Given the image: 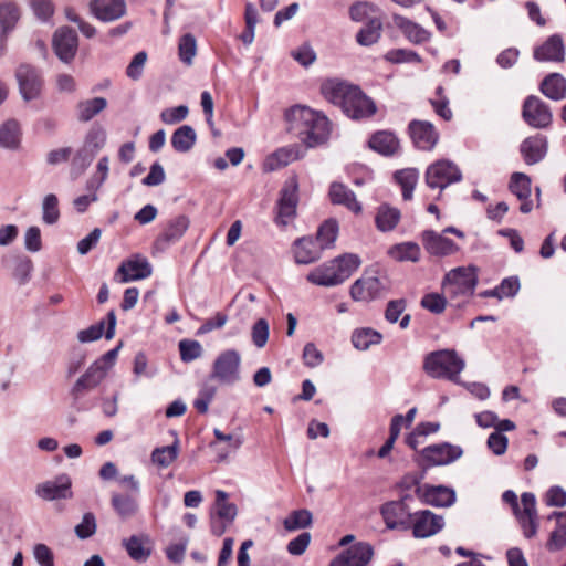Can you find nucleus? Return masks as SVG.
Returning <instances> with one entry per match:
<instances>
[{
    "mask_svg": "<svg viewBox=\"0 0 566 566\" xmlns=\"http://www.w3.org/2000/svg\"><path fill=\"white\" fill-rule=\"evenodd\" d=\"M396 182L401 187L402 198L410 200L419 180V171L416 168H405L394 175Z\"/></svg>",
    "mask_w": 566,
    "mask_h": 566,
    "instance_id": "obj_34",
    "label": "nucleus"
},
{
    "mask_svg": "<svg viewBox=\"0 0 566 566\" xmlns=\"http://www.w3.org/2000/svg\"><path fill=\"white\" fill-rule=\"evenodd\" d=\"M313 516L308 510L293 511L283 522L286 531H296L300 528L308 527L312 524Z\"/></svg>",
    "mask_w": 566,
    "mask_h": 566,
    "instance_id": "obj_45",
    "label": "nucleus"
},
{
    "mask_svg": "<svg viewBox=\"0 0 566 566\" xmlns=\"http://www.w3.org/2000/svg\"><path fill=\"white\" fill-rule=\"evenodd\" d=\"M462 453L461 447L444 442L422 449L421 459L426 467L447 465L461 458Z\"/></svg>",
    "mask_w": 566,
    "mask_h": 566,
    "instance_id": "obj_12",
    "label": "nucleus"
},
{
    "mask_svg": "<svg viewBox=\"0 0 566 566\" xmlns=\"http://www.w3.org/2000/svg\"><path fill=\"white\" fill-rule=\"evenodd\" d=\"M35 493L45 501L70 499L72 496L71 480L67 475H60L53 481L40 483Z\"/></svg>",
    "mask_w": 566,
    "mask_h": 566,
    "instance_id": "obj_20",
    "label": "nucleus"
},
{
    "mask_svg": "<svg viewBox=\"0 0 566 566\" xmlns=\"http://www.w3.org/2000/svg\"><path fill=\"white\" fill-rule=\"evenodd\" d=\"M20 8L12 1H0V29L11 32L20 20Z\"/></svg>",
    "mask_w": 566,
    "mask_h": 566,
    "instance_id": "obj_38",
    "label": "nucleus"
},
{
    "mask_svg": "<svg viewBox=\"0 0 566 566\" xmlns=\"http://www.w3.org/2000/svg\"><path fill=\"white\" fill-rule=\"evenodd\" d=\"M107 367L102 363H93L87 370L76 380L71 394L77 399L84 391L96 388L107 375Z\"/></svg>",
    "mask_w": 566,
    "mask_h": 566,
    "instance_id": "obj_21",
    "label": "nucleus"
},
{
    "mask_svg": "<svg viewBox=\"0 0 566 566\" xmlns=\"http://www.w3.org/2000/svg\"><path fill=\"white\" fill-rule=\"evenodd\" d=\"M522 118L524 122L537 129H544L551 126L553 114L546 103L535 95L525 98L522 107Z\"/></svg>",
    "mask_w": 566,
    "mask_h": 566,
    "instance_id": "obj_10",
    "label": "nucleus"
},
{
    "mask_svg": "<svg viewBox=\"0 0 566 566\" xmlns=\"http://www.w3.org/2000/svg\"><path fill=\"white\" fill-rule=\"evenodd\" d=\"M322 247L312 238H301L294 243V258L298 264H310L322 255Z\"/></svg>",
    "mask_w": 566,
    "mask_h": 566,
    "instance_id": "obj_28",
    "label": "nucleus"
},
{
    "mask_svg": "<svg viewBox=\"0 0 566 566\" xmlns=\"http://www.w3.org/2000/svg\"><path fill=\"white\" fill-rule=\"evenodd\" d=\"M20 125L14 119H9L0 127V146L8 149H17L20 145Z\"/></svg>",
    "mask_w": 566,
    "mask_h": 566,
    "instance_id": "obj_36",
    "label": "nucleus"
},
{
    "mask_svg": "<svg viewBox=\"0 0 566 566\" xmlns=\"http://www.w3.org/2000/svg\"><path fill=\"white\" fill-rule=\"evenodd\" d=\"M151 272L153 269L147 258L140 254L125 260L117 270V274L120 275V281L124 283L146 279L151 275Z\"/></svg>",
    "mask_w": 566,
    "mask_h": 566,
    "instance_id": "obj_18",
    "label": "nucleus"
},
{
    "mask_svg": "<svg viewBox=\"0 0 566 566\" xmlns=\"http://www.w3.org/2000/svg\"><path fill=\"white\" fill-rule=\"evenodd\" d=\"M112 503L116 512L123 516L128 517L136 511V502L129 496L113 495Z\"/></svg>",
    "mask_w": 566,
    "mask_h": 566,
    "instance_id": "obj_57",
    "label": "nucleus"
},
{
    "mask_svg": "<svg viewBox=\"0 0 566 566\" xmlns=\"http://www.w3.org/2000/svg\"><path fill=\"white\" fill-rule=\"evenodd\" d=\"M19 90L24 101H32L39 97L42 88V80L36 69L22 64L15 72Z\"/></svg>",
    "mask_w": 566,
    "mask_h": 566,
    "instance_id": "obj_16",
    "label": "nucleus"
},
{
    "mask_svg": "<svg viewBox=\"0 0 566 566\" xmlns=\"http://www.w3.org/2000/svg\"><path fill=\"white\" fill-rule=\"evenodd\" d=\"M374 555L373 546L359 542L337 555L329 566H366Z\"/></svg>",
    "mask_w": 566,
    "mask_h": 566,
    "instance_id": "obj_15",
    "label": "nucleus"
},
{
    "mask_svg": "<svg viewBox=\"0 0 566 566\" xmlns=\"http://www.w3.org/2000/svg\"><path fill=\"white\" fill-rule=\"evenodd\" d=\"M381 339V334L369 327L355 329L352 335V343L358 350H366L371 345L379 344Z\"/></svg>",
    "mask_w": 566,
    "mask_h": 566,
    "instance_id": "obj_43",
    "label": "nucleus"
},
{
    "mask_svg": "<svg viewBox=\"0 0 566 566\" xmlns=\"http://www.w3.org/2000/svg\"><path fill=\"white\" fill-rule=\"evenodd\" d=\"M555 517L557 522L556 530L552 532L547 542L549 551H558L566 545V511L554 512L549 518Z\"/></svg>",
    "mask_w": 566,
    "mask_h": 566,
    "instance_id": "obj_37",
    "label": "nucleus"
},
{
    "mask_svg": "<svg viewBox=\"0 0 566 566\" xmlns=\"http://www.w3.org/2000/svg\"><path fill=\"white\" fill-rule=\"evenodd\" d=\"M368 144L371 149L384 156H391L399 148V140L397 137L392 133L386 130L375 133Z\"/></svg>",
    "mask_w": 566,
    "mask_h": 566,
    "instance_id": "obj_33",
    "label": "nucleus"
},
{
    "mask_svg": "<svg viewBox=\"0 0 566 566\" xmlns=\"http://www.w3.org/2000/svg\"><path fill=\"white\" fill-rule=\"evenodd\" d=\"M147 62V53L145 51L138 52L127 66L126 74L132 80H138L142 74L144 66Z\"/></svg>",
    "mask_w": 566,
    "mask_h": 566,
    "instance_id": "obj_60",
    "label": "nucleus"
},
{
    "mask_svg": "<svg viewBox=\"0 0 566 566\" xmlns=\"http://www.w3.org/2000/svg\"><path fill=\"white\" fill-rule=\"evenodd\" d=\"M95 155L86 149L85 147H81L72 158L71 161V174L74 177H78L82 175L86 168L93 161Z\"/></svg>",
    "mask_w": 566,
    "mask_h": 566,
    "instance_id": "obj_48",
    "label": "nucleus"
},
{
    "mask_svg": "<svg viewBox=\"0 0 566 566\" xmlns=\"http://www.w3.org/2000/svg\"><path fill=\"white\" fill-rule=\"evenodd\" d=\"M177 457V440L170 446L156 448L151 453V461L160 468H167Z\"/></svg>",
    "mask_w": 566,
    "mask_h": 566,
    "instance_id": "obj_51",
    "label": "nucleus"
},
{
    "mask_svg": "<svg viewBox=\"0 0 566 566\" xmlns=\"http://www.w3.org/2000/svg\"><path fill=\"white\" fill-rule=\"evenodd\" d=\"M60 218L59 201L55 195H46L42 202V219L46 224L55 223Z\"/></svg>",
    "mask_w": 566,
    "mask_h": 566,
    "instance_id": "obj_53",
    "label": "nucleus"
},
{
    "mask_svg": "<svg viewBox=\"0 0 566 566\" xmlns=\"http://www.w3.org/2000/svg\"><path fill=\"white\" fill-rule=\"evenodd\" d=\"M400 220V211L388 205H381L376 214V226L382 231H391Z\"/></svg>",
    "mask_w": 566,
    "mask_h": 566,
    "instance_id": "obj_40",
    "label": "nucleus"
},
{
    "mask_svg": "<svg viewBox=\"0 0 566 566\" xmlns=\"http://www.w3.org/2000/svg\"><path fill=\"white\" fill-rule=\"evenodd\" d=\"M412 502V494H402L398 501H390L381 505L380 514L389 530H409L411 527Z\"/></svg>",
    "mask_w": 566,
    "mask_h": 566,
    "instance_id": "obj_7",
    "label": "nucleus"
},
{
    "mask_svg": "<svg viewBox=\"0 0 566 566\" xmlns=\"http://www.w3.org/2000/svg\"><path fill=\"white\" fill-rule=\"evenodd\" d=\"M107 106V101L104 97H94L80 102L76 106L77 118L81 122H88L94 116L104 111Z\"/></svg>",
    "mask_w": 566,
    "mask_h": 566,
    "instance_id": "obj_41",
    "label": "nucleus"
},
{
    "mask_svg": "<svg viewBox=\"0 0 566 566\" xmlns=\"http://www.w3.org/2000/svg\"><path fill=\"white\" fill-rule=\"evenodd\" d=\"M96 532V520L92 513H85L82 522L75 526V534L81 539H86Z\"/></svg>",
    "mask_w": 566,
    "mask_h": 566,
    "instance_id": "obj_58",
    "label": "nucleus"
},
{
    "mask_svg": "<svg viewBox=\"0 0 566 566\" xmlns=\"http://www.w3.org/2000/svg\"><path fill=\"white\" fill-rule=\"evenodd\" d=\"M244 20L247 30L240 35V39L244 44L250 45L254 40V32L258 23V11L251 2L245 4Z\"/></svg>",
    "mask_w": 566,
    "mask_h": 566,
    "instance_id": "obj_47",
    "label": "nucleus"
},
{
    "mask_svg": "<svg viewBox=\"0 0 566 566\" xmlns=\"http://www.w3.org/2000/svg\"><path fill=\"white\" fill-rule=\"evenodd\" d=\"M520 290V281L517 277H506L501 284L495 287L493 291L488 293V295L496 296L499 298L503 297H512L516 295Z\"/></svg>",
    "mask_w": 566,
    "mask_h": 566,
    "instance_id": "obj_54",
    "label": "nucleus"
},
{
    "mask_svg": "<svg viewBox=\"0 0 566 566\" xmlns=\"http://www.w3.org/2000/svg\"><path fill=\"white\" fill-rule=\"evenodd\" d=\"M216 514L219 520L227 522V524H231L237 514L238 509L233 503L228 502V493L222 490L216 491Z\"/></svg>",
    "mask_w": 566,
    "mask_h": 566,
    "instance_id": "obj_39",
    "label": "nucleus"
},
{
    "mask_svg": "<svg viewBox=\"0 0 566 566\" xmlns=\"http://www.w3.org/2000/svg\"><path fill=\"white\" fill-rule=\"evenodd\" d=\"M269 323L264 318L258 319L252 326V342L258 348H263L269 339Z\"/></svg>",
    "mask_w": 566,
    "mask_h": 566,
    "instance_id": "obj_56",
    "label": "nucleus"
},
{
    "mask_svg": "<svg viewBox=\"0 0 566 566\" xmlns=\"http://www.w3.org/2000/svg\"><path fill=\"white\" fill-rule=\"evenodd\" d=\"M90 10L96 19L109 22L125 14L126 3L124 0H92Z\"/></svg>",
    "mask_w": 566,
    "mask_h": 566,
    "instance_id": "obj_23",
    "label": "nucleus"
},
{
    "mask_svg": "<svg viewBox=\"0 0 566 566\" xmlns=\"http://www.w3.org/2000/svg\"><path fill=\"white\" fill-rule=\"evenodd\" d=\"M409 133L415 146L422 150H431L438 142V133L429 122L412 120Z\"/></svg>",
    "mask_w": 566,
    "mask_h": 566,
    "instance_id": "obj_22",
    "label": "nucleus"
},
{
    "mask_svg": "<svg viewBox=\"0 0 566 566\" xmlns=\"http://www.w3.org/2000/svg\"><path fill=\"white\" fill-rule=\"evenodd\" d=\"M329 197L333 203L343 205L355 213L361 210L355 193L343 184L333 182L329 188Z\"/></svg>",
    "mask_w": 566,
    "mask_h": 566,
    "instance_id": "obj_32",
    "label": "nucleus"
},
{
    "mask_svg": "<svg viewBox=\"0 0 566 566\" xmlns=\"http://www.w3.org/2000/svg\"><path fill=\"white\" fill-rule=\"evenodd\" d=\"M196 54L197 41L192 34L187 33L179 40V60L187 66H191Z\"/></svg>",
    "mask_w": 566,
    "mask_h": 566,
    "instance_id": "obj_50",
    "label": "nucleus"
},
{
    "mask_svg": "<svg viewBox=\"0 0 566 566\" xmlns=\"http://www.w3.org/2000/svg\"><path fill=\"white\" fill-rule=\"evenodd\" d=\"M395 25L405 34V36L415 44H420L430 39V32L418 23L400 15L392 14Z\"/></svg>",
    "mask_w": 566,
    "mask_h": 566,
    "instance_id": "obj_29",
    "label": "nucleus"
},
{
    "mask_svg": "<svg viewBox=\"0 0 566 566\" xmlns=\"http://www.w3.org/2000/svg\"><path fill=\"white\" fill-rule=\"evenodd\" d=\"M462 174L459 167L450 160L441 159L431 164L426 171V184L431 189L440 192L448 186L459 182Z\"/></svg>",
    "mask_w": 566,
    "mask_h": 566,
    "instance_id": "obj_8",
    "label": "nucleus"
},
{
    "mask_svg": "<svg viewBox=\"0 0 566 566\" xmlns=\"http://www.w3.org/2000/svg\"><path fill=\"white\" fill-rule=\"evenodd\" d=\"M502 499L505 503L510 504L516 515L526 538H532L537 533V510L536 499L533 493L525 492L521 496L523 509H520L517 495L515 492L507 490L503 493Z\"/></svg>",
    "mask_w": 566,
    "mask_h": 566,
    "instance_id": "obj_5",
    "label": "nucleus"
},
{
    "mask_svg": "<svg viewBox=\"0 0 566 566\" xmlns=\"http://www.w3.org/2000/svg\"><path fill=\"white\" fill-rule=\"evenodd\" d=\"M203 354V348L198 340L182 339L179 342V355L184 363H190L200 358Z\"/></svg>",
    "mask_w": 566,
    "mask_h": 566,
    "instance_id": "obj_49",
    "label": "nucleus"
},
{
    "mask_svg": "<svg viewBox=\"0 0 566 566\" xmlns=\"http://www.w3.org/2000/svg\"><path fill=\"white\" fill-rule=\"evenodd\" d=\"M106 143V132L102 127H93L85 136L83 147L92 151L94 155L103 148Z\"/></svg>",
    "mask_w": 566,
    "mask_h": 566,
    "instance_id": "obj_52",
    "label": "nucleus"
},
{
    "mask_svg": "<svg viewBox=\"0 0 566 566\" xmlns=\"http://www.w3.org/2000/svg\"><path fill=\"white\" fill-rule=\"evenodd\" d=\"M241 357L235 349L222 352L213 363L212 377L223 384H233L240 379Z\"/></svg>",
    "mask_w": 566,
    "mask_h": 566,
    "instance_id": "obj_11",
    "label": "nucleus"
},
{
    "mask_svg": "<svg viewBox=\"0 0 566 566\" xmlns=\"http://www.w3.org/2000/svg\"><path fill=\"white\" fill-rule=\"evenodd\" d=\"M378 8L370 2L359 1L350 6L349 17L353 21L360 22L368 17L370 12H377Z\"/></svg>",
    "mask_w": 566,
    "mask_h": 566,
    "instance_id": "obj_59",
    "label": "nucleus"
},
{
    "mask_svg": "<svg viewBox=\"0 0 566 566\" xmlns=\"http://www.w3.org/2000/svg\"><path fill=\"white\" fill-rule=\"evenodd\" d=\"M510 190L513 195L522 201L520 211L522 213H528L533 209V203L530 200L531 197V179L523 172H514L510 180Z\"/></svg>",
    "mask_w": 566,
    "mask_h": 566,
    "instance_id": "obj_26",
    "label": "nucleus"
},
{
    "mask_svg": "<svg viewBox=\"0 0 566 566\" xmlns=\"http://www.w3.org/2000/svg\"><path fill=\"white\" fill-rule=\"evenodd\" d=\"M384 286L374 275H364L350 286V296L354 301H370L380 296Z\"/></svg>",
    "mask_w": 566,
    "mask_h": 566,
    "instance_id": "obj_24",
    "label": "nucleus"
},
{
    "mask_svg": "<svg viewBox=\"0 0 566 566\" xmlns=\"http://www.w3.org/2000/svg\"><path fill=\"white\" fill-rule=\"evenodd\" d=\"M310 542L311 534L307 532H303L287 544V552L291 555L300 556L306 551V548L310 545Z\"/></svg>",
    "mask_w": 566,
    "mask_h": 566,
    "instance_id": "obj_63",
    "label": "nucleus"
},
{
    "mask_svg": "<svg viewBox=\"0 0 566 566\" xmlns=\"http://www.w3.org/2000/svg\"><path fill=\"white\" fill-rule=\"evenodd\" d=\"M359 265L358 255L346 253L315 268L307 274V281L319 286H335L346 281Z\"/></svg>",
    "mask_w": 566,
    "mask_h": 566,
    "instance_id": "obj_3",
    "label": "nucleus"
},
{
    "mask_svg": "<svg viewBox=\"0 0 566 566\" xmlns=\"http://www.w3.org/2000/svg\"><path fill=\"white\" fill-rule=\"evenodd\" d=\"M105 321H101L77 333V339L81 343H90L99 339L103 336Z\"/></svg>",
    "mask_w": 566,
    "mask_h": 566,
    "instance_id": "obj_61",
    "label": "nucleus"
},
{
    "mask_svg": "<svg viewBox=\"0 0 566 566\" xmlns=\"http://www.w3.org/2000/svg\"><path fill=\"white\" fill-rule=\"evenodd\" d=\"M539 90L549 99L562 101L566 97V80L559 73H551L544 77Z\"/></svg>",
    "mask_w": 566,
    "mask_h": 566,
    "instance_id": "obj_31",
    "label": "nucleus"
},
{
    "mask_svg": "<svg viewBox=\"0 0 566 566\" xmlns=\"http://www.w3.org/2000/svg\"><path fill=\"white\" fill-rule=\"evenodd\" d=\"M33 556L40 566H54L53 552L45 544H35L33 546Z\"/></svg>",
    "mask_w": 566,
    "mask_h": 566,
    "instance_id": "obj_62",
    "label": "nucleus"
},
{
    "mask_svg": "<svg viewBox=\"0 0 566 566\" xmlns=\"http://www.w3.org/2000/svg\"><path fill=\"white\" fill-rule=\"evenodd\" d=\"M444 526L443 516L429 510L413 512L412 534L417 538H427L439 533Z\"/></svg>",
    "mask_w": 566,
    "mask_h": 566,
    "instance_id": "obj_13",
    "label": "nucleus"
},
{
    "mask_svg": "<svg viewBox=\"0 0 566 566\" xmlns=\"http://www.w3.org/2000/svg\"><path fill=\"white\" fill-rule=\"evenodd\" d=\"M382 22L378 18L370 19L356 35V41L364 46L376 43L381 35Z\"/></svg>",
    "mask_w": 566,
    "mask_h": 566,
    "instance_id": "obj_42",
    "label": "nucleus"
},
{
    "mask_svg": "<svg viewBox=\"0 0 566 566\" xmlns=\"http://www.w3.org/2000/svg\"><path fill=\"white\" fill-rule=\"evenodd\" d=\"M420 248L413 242H403L389 249V255L397 261L417 262L420 259Z\"/></svg>",
    "mask_w": 566,
    "mask_h": 566,
    "instance_id": "obj_44",
    "label": "nucleus"
},
{
    "mask_svg": "<svg viewBox=\"0 0 566 566\" xmlns=\"http://www.w3.org/2000/svg\"><path fill=\"white\" fill-rule=\"evenodd\" d=\"M102 231L98 228L93 229L85 238L78 241L77 251L81 255L87 254L99 241Z\"/></svg>",
    "mask_w": 566,
    "mask_h": 566,
    "instance_id": "obj_64",
    "label": "nucleus"
},
{
    "mask_svg": "<svg viewBox=\"0 0 566 566\" xmlns=\"http://www.w3.org/2000/svg\"><path fill=\"white\" fill-rule=\"evenodd\" d=\"M123 546L129 557L136 562H145L151 554L150 541L146 535H133L123 541Z\"/></svg>",
    "mask_w": 566,
    "mask_h": 566,
    "instance_id": "obj_30",
    "label": "nucleus"
},
{
    "mask_svg": "<svg viewBox=\"0 0 566 566\" xmlns=\"http://www.w3.org/2000/svg\"><path fill=\"white\" fill-rule=\"evenodd\" d=\"M478 284L474 266H459L449 271L442 281V289L451 298L470 297Z\"/></svg>",
    "mask_w": 566,
    "mask_h": 566,
    "instance_id": "obj_6",
    "label": "nucleus"
},
{
    "mask_svg": "<svg viewBox=\"0 0 566 566\" xmlns=\"http://www.w3.org/2000/svg\"><path fill=\"white\" fill-rule=\"evenodd\" d=\"M213 434L218 442L227 443L226 448H218V459L223 461L230 453L238 451L243 444V437L240 433H223L220 429L216 428Z\"/></svg>",
    "mask_w": 566,
    "mask_h": 566,
    "instance_id": "obj_35",
    "label": "nucleus"
},
{
    "mask_svg": "<svg viewBox=\"0 0 566 566\" xmlns=\"http://www.w3.org/2000/svg\"><path fill=\"white\" fill-rule=\"evenodd\" d=\"M421 306L433 314H441L446 310L447 298L439 293H429L422 297Z\"/></svg>",
    "mask_w": 566,
    "mask_h": 566,
    "instance_id": "obj_55",
    "label": "nucleus"
},
{
    "mask_svg": "<svg viewBox=\"0 0 566 566\" xmlns=\"http://www.w3.org/2000/svg\"><path fill=\"white\" fill-rule=\"evenodd\" d=\"M416 496L427 505L447 507L451 506L455 501V492L453 489L444 485L417 486Z\"/></svg>",
    "mask_w": 566,
    "mask_h": 566,
    "instance_id": "obj_14",
    "label": "nucleus"
},
{
    "mask_svg": "<svg viewBox=\"0 0 566 566\" xmlns=\"http://www.w3.org/2000/svg\"><path fill=\"white\" fill-rule=\"evenodd\" d=\"M76 32L69 27L57 29L53 36V49L57 57L64 63L71 62L77 52Z\"/></svg>",
    "mask_w": 566,
    "mask_h": 566,
    "instance_id": "obj_17",
    "label": "nucleus"
},
{
    "mask_svg": "<svg viewBox=\"0 0 566 566\" xmlns=\"http://www.w3.org/2000/svg\"><path fill=\"white\" fill-rule=\"evenodd\" d=\"M465 361L454 349H441L428 354L423 361L424 371L436 379L459 382Z\"/></svg>",
    "mask_w": 566,
    "mask_h": 566,
    "instance_id": "obj_4",
    "label": "nucleus"
},
{
    "mask_svg": "<svg viewBox=\"0 0 566 566\" xmlns=\"http://www.w3.org/2000/svg\"><path fill=\"white\" fill-rule=\"evenodd\" d=\"M297 203L298 184L295 177H291L280 191L276 222L282 226L290 223L296 216Z\"/></svg>",
    "mask_w": 566,
    "mask_h": 566,
    "instance_id": "obj_9",
    "label": "nucleus"
},
{
    "mask_svg": "<svg viewBox=\"0 0 566 566\" xmlns=\"http://www.w3.org/2000/svg\"><path fill=\"white\" fill-rule=\"evenodd\" d=\"M323 96L339 106L352 119L369 118L377 112L375 102L359 86L336 78L325 81L321 86Z\"/></svg>",
    "mask_w": 566,
    "mask_h": 566,
    "instance_id": "obj_1",
    "label": "nucleus"
},
{
    "mask_svg": "<svg viewBox=\"0 0 566 566\" xmlns=\"http://www.w3.org/2000/svg\"><path fill=\"white\" fill-rule=\"evenodd\" d=\"M520 151L527 165H535L539 163L547 153V138L541 134L527 137L522 142Z\"/></svg>",
    "mask_w": 566,
    "mask_h": 566,
    "instance_id": "obj_25",
    "label": "nucleus"
},
{
    "mask_svg": "<svg viewBox=\"0 0 566 566\" xmlns=\"http://www.w3.org/2000/svg\"><path fill=\"white\" fill-rule=\"evenodd\" d=\"M338 233V224L335 220L325 221L317 231L316 242L324 250L334 244Z\"/></svg>",
    "mask_w": 566,
    "mask_h": 566,
    "instance_id": "obj_46",
    "label": "nucleus"
},
{
    "mask_svg": "<svg viewBox=\"0 0 566 566\" xmlns=\"http://www.w3.org/2000/svg\"><path fill=\"white\" fill-rule=\"evenodd\" d=\"M289 130L307 147H315L328 139L331 127L328 118L307 106L296 105L285 113Z\"/></svg>",
    "mask_w": 566,
    "mask_h": 566,
    "instance_id": "obj_2",
    "label": "nucleus"
},
{
    "mask_svg": "<svg viewBox=\"0 0 566 566\" xmlns=\"http://www.w3.org/2000/svg\"><path fill=\"white\" fill-rule=\"evenodd\" d=\"M537 61L562 62L565 57V46L560 35H551L539 48L534 51Z\"/></svg>",
    "mask_w": 566,
    "mask_h": 566,
    "instance_id": "obj_27",
    "label": "nucleus"
},
{
    "mask_svg": "<svg viewBox=\"0 0 566 566\" xmlns=\"http://www.w3.org/2000/svg\"><path fill=\"white\" fill-rule=\"evenodd\" d=\"M421 240L426 251L431 255L447 256L459 251L458 244L451 239L433 230L423 231Z\"/></svg>",
    "mask_w": 566,
    "mask_h": 566,
    "instance_id": "obj_19",
    "label": "nucleus"
}]
</instances>
